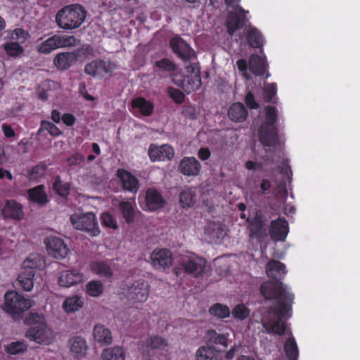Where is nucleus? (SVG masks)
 I'll use <instances>...</instances> for the list:
<instances>
[{"label":"nucleus","mask_w":360,"mask_h":360,"mask_svg":"<svg viewBox=\"0 0 360 360\" xmlns=\"http://www.w3.org/2000/svg\"><path fill=\"white\" fill-rule=\"evenodd\" d=\"M86 11L80 4H70L60 9L56 15L57 25L65 30L79 28L84 22Z\"/></svg>","instance_id":"obj_1"},{"label":"nucleus","mask_w":360,"mask_h":360,"mask_svg":"<svg viewBox=\"0 0 360 360\" xmlns=\"http://www.w3.org/2000/svg\"><path fill=\"white\" fill-rule=\"evenodd\" d=\"M260 292L266 300H276V307H280L281 304L292 305L294 295L281 280L268 281L260 285Z\"/></svg>","instance_id":"obj_2"},{"label":"nucleus","mask_w":360,"mask_h":360,"mask_svg":"<svg viewBox=\"0 0 360 360\" xmlns=\"http://www.w3.org/2000/svg\"><path fill=\"white\" fill-rule=\"evenodd\" d=\"M278 120L277 110L274 106L268 105L265 108V120L259 129V139L264 146H274L278 138V129L275 126Z\"/></svg>","instance_id":"obj_3"},{"label":"nucleus","mask_w":360,"mask_h":360,"mask_svg":"<svg viewBox=\"0 0 360 360\" xmlns=\"http://www.w3.org/2000/svg\"><path fill=\"white\" fill-rule=\"evenodd\" d=\"M270 317L264 323L263 326L269 334L283 335L286 330L285 321L292 316V306L281 304L280 307H271L269 309Z\"/></svg>","instance_id":"obj_4"},{"label":"nucleus","mask_w":360,"mask_h":360,"mask_svg":"<svg viewBox=\"0 0 360 360\" xmlns=\"http://www.w3.org/2000/svg\"><path fill=\"white\" fill-rule=\"evenodd\" d=\"M70 220L77 230L85 231L91 236H96L100 233L98 221L93 212L83 214L75 213L70 216Z\"/></svg>","instance_id":"obj_5"},{"label":"nucleus","mask_w":360,"mask_h":360,"mask_svg":"<svg viewBox=\"0 0 360 360\" xmlns=\"http://www.w3.org/2000/svg\"><path fill=\"white\" fill-rule=\"evenodd\" d=\"M31 307L30 300L15 290L6 292L4 295V310L10 314H20Z\"/></svg>","instance_id":"obj_6"},{"label":"nucleus","mask_w":360,"mask_h":360,"mask_svg":"<svg viewBox=\"0 0 360 360\" xmlns=\"http://www.w3.org/2000/svg\"><path fill=\"white\" fill-rule=\"evenodd\" d=\"M266 221V217L261 210L257 211L252 218H248L249 238L252 240L255 239L259 243L264 242L268 236Z\"/></svg>","instance_id":"obj_7"},{"label":"nucleus","mask_w":360,"mask_h":360,"mask_svg":"<svg viewBox=\"0 0 360 360\" xmlns=\"http://www.w3.org/2000/svg\"><path fill=\"white\" fill-rule=\"evenodd\" d=\"M207 261L194 253H189L181 257L180 265L187 274L199 278L205 274Z\"/></svg>","instance_id":"obj_8"},{"label":"nucleus","mask_w":360,"mask_h":360,"mask_svg":"<svg viewBox=\"0 0 360 360\" xmlns=\"http://www.w3.org/2000/svg\"><path fill=\"white\" fill-rule=\"evenodd\" d=\"M75 40L74 36L66 37L56 34L39 44L37 50L40 53L48 54L56 49L70 45Z\"/></svg>","instance_id":"obj_9"},{"label":"nucleus","mask_w":360,"mask_h":360,"mask_svg":"<svg viewBox=\"0 0 360 360\" xmlns=\"http://www.w3.org/2000/svg\"><path fill=\"white\" fill-rule=\"evenodd\" d=\"M169 44L173 52L185 63L196 59L195 51L181 37H173L170 40Z\"/></svg>","instance_id":"obj_10"},{"label":"nucleus","mask_w":360,"mask_h":360,"mask_svg":"<svg viewBox=\"0 0 360 360\" xmlns=\"http://www.w3.org/2000/svg\"><path fill=\"white\" fill-rule=\"evenodd\" d=\"M174 150L169 144L158 146L155 143L150 144L148 155L152 162L170 161L174 157Z\"/></svg>","instance_id":"obj_11"},{"label":"nucleus","mask_w":360,"mask_h":360,"mask_svg":"<svg viewBox=\"0 0 360 360\" xmlns=\"http://www.w3.org/2000/svg\"><path fill=\"white\" fill-rule=\"evenodd\" d=\"M113 70L112 63L109 60L95 59L86 63L84 72L93 77H103L105 74L111 73Z\"/></svg>","instance_id":"obj_12"},{"label":"nucleus","mask_w":360,"mask_h":360,"mask_svg":"<svg viewBox=\"0 0 360 360\" xmlns=\"http://www.w3.org/2000/svg\"><path fill=\"white\" fill-rule=\"evenodd\" d=\"M150 259L153 266L159 270L169 269L173 262L172 252L166 248L154 250Z\"/></svg>","instance_id":"obj_13"},{"label":"nucleus","mask_w":360,"mask_h":360,"mask_svg":"<svg viewBox=\"0 0 360 360\" xmlns=\"http://www.w3.org/2000/svg\"><path fill=\"white\" fill-rule=\"evenodd\" d=\"M44 243L49 255L56 259L65 258L70 251L63 240L58 237L47 238Z\"/></svg>","instance_id":"obj_14"},{"label":"nucleus","mask_w":360,"mask_h":360,"mask_svg":"<svg viewBox=\"0 0 360 360\" xmlns=\"http://www.w3.org/2000/svg\"><path fill=\"white\" fill-rule=\"evenodd\" d=\"M288 232L289 225L285 218L278 217L277 219L271 221L269 233L274 241H284Z\"/></svg>","instance_id":"obj_15"},{"label":"nucleus","mask_w":360,"mask_h":360,"mask_svg":"<svg viewBox=\"0 0 360 360\" xmlns=\"http://www.w3.org/2000/svg\"><path fill=\"white\" fill-rule=\"evenodd\" d=\"M166 204L165 200L160 192L155 188H148L146 192L145 204L142 207L145 211H156L162 208Z\"/></svg>","instance_id":"obj_16"},{"label":"nucleus","mask_w":360,"mask_h":360,"mask_svg":"<svg viewBox=\"0 0 360 360\" xmlns=\"http://www.w3.org/2000/svg\"><path fill=\"white\" fill-rule=\"evenodd\" d=\"M127 293L129 300L143 302L149 295V285L143 280H138L128 289Z\"/></svg>","instance_id":"obj_17"},{"label":"nucleus","mask_w":360,"mask_h":360,"mask_svg":"<svg viewBox=\"0 0 360 360\" xmlns=\"http://www.w3.org/2000/svg\"><path fill=\"white\" fill-rule=\"evenodd\" d=\"M25 336L39 344L46 343L49 340V333L46 323H39L32 326L26 332Z\"/></svg>","instance_id":"obj_18"},{"label":"nucleus","mask_w":360,"mask_h":360,"mask_svg":"<svg viewBox=\"0 0 360 360\" xmlns=\"http://www.w3.org/2000/svg\"><path fill=\"white\" fill-rule=\"evenodd\" d=\"M117 176L122 183L124 191L136 193L139 189V182L137 178L124 169H118Z\"/></svg>","instance_id":"obj_19"},{"label":"nucleus","mask_w":360,"mask_h":360,"mask_svg":"<svg viewBox=\"0 0 360 360\" xmlns=\"http://www.w3.org/2000/svg\"><path fill=\"white\" fill-rule=\"evenodd\" d=\"M201 169L200 162L195 157H184L178 165V170L184 176H196Z\"/></svg>","instance_id":"obj_20"},{"label":"nucleus","mask_w":360,"mask_h":360,"mask_svg":"<svg viewBox=\"0 0 360 360\" xmlns=\"http://www.w3.org/2000/svg\"><path fill=\"white\" fill-rule=\"evenodd\" d=\"M84 281V274L77 269L63 271L60 273L58 284L62 287L70 288Z\"/></svg>","instance_id":"obj_21"},{"label":"nucleus","mask_w":360,"mask_h":360,"mask_svg":"<svg viewBox=\"0 0 360 360\" xmlns=\"http://www.w3.org/2000/svg\"><path fill=\"white\" fill-rule=\"evenodd\" d=\"M1 214L5 219L20 220L24 216L22 205L15 200H6Z\"/></svg>","instance_id":"obj_22"},{"label":"nucleus","mask_w":360,"mask_h":360,"mask_svg":"<svg viewBox=\"0 0 360 360\" xmlns=\"http://www.w3.org/2000/svg\"><path fill=\"white\" fill-rule=\"evenodd\" d=\"M236 10L241 13V15L236 13H230L227 17L226 25L228 32L231 35H233L245 25V11L240 6H237Z\"/></svg>","instance_id":"obj_23"},{"label":"nucleus","mask_w":360,"mask_h":360,"mask_svg":"<svg viewBox=\"0 0 360 360\" xmlns=\"http://www.w3.org/2000/svg\"><path fill=\"white\" fill-rule=\"evenodd\" d=\"M268 65L265 58L259 56L257 54H253L249 59V68L250 70L257 76H263L266 75V78L270 76L267 72Z\"/></svg>","instance_id":"obj_24"},{"label":"nucleus","mask_w":360,"mask_h":360,"mask_svg":"<svg viewBox=\"0 0 360 360\" xmlns=\"http://www.w3.org/2000/svg\"><path fill=\"white\" fill-rule=\"evenodd\" d=\"M94 340L100 346H108L112 342L111 330L103 324H96L93 330Z\"/></svg>","instance_id":"obj_25"},{"label":"nucleus","mask_w":360,"mask_h":360,"mask_svg":"<svg viewBox=\"0 0 360 360\" xmlns=\"http://www.w3.org/2000/svg\"><path fill=\"white\" fill-rule=\"evenodd\" d=\"M77 58L78 56L74 52H63L55 56L53 63L57 69L65 70L70 68Z\"/></svg>","instance_id":"obj_26"},{"label":"nucleus","mask_w":360,"mask_h":360,"mask_svg":"<svg viewBox=\"0 0 360 360\" xmlns=\"http://www.w3.org/2000/svg\"><path fill=\"white\" fill-rule=\"evenodd\" d=\"M70 352L75 358L85 356L88 346L86 340L80 336H74L69 340Z\"/></svg>","instance_id":"obj_27"},{"label":"nucleus","mask_w":360,"mask_h":360,"mask_svg":"<svg viewBox=\"0 0 360 360\" xmlns=\"http://www.w3.org/2000/svg\"><path fill=\"white\" fill-rule=\"evenodd\" d=\"M188 72V84L192 91L198 90L202 85L200 67L198 63H191L186 67Z\"/></svg>","instance_id":"obj_28"},{"label":"nucleus","mask_w":360,"mask_h":360,"mask_svg":"<svg viewBox=\"0 0 360 360\" xmlns=\"http://www.w3.org/2000/svg\"><path fill=\"white\" fill-rule=\"evenodd\" d=\"M131 106L134 111L138 110L141 115L146 117L151 115L154 110L153 103L141 96L134 98Z\"/></svg>","instance_id":"obj_29"},{"label":"nucleus","mask_w":360,"mask_h":360,"mask_svg":"<svg viewBox=\"0 0 360 360\" xmlns=\"http://www.w3.org/2000/svg\"><path fill=\"white\" fill-rule=\"evenodd\" d=\"M28 199L31 202L37 203L39 205H45L48 202V196L45 191L44 185H38L27 191Z\"/></svg>","instance_id":"obj_30"},{"label":"nucleus","mask_w":360,"mask_h":360,"mask_svg":"<svg viewBox=\"0 0 360 360\" xmlns=\"http://www.w3.org/2000/svg\"><path fill=\"white\" fill-rule=\"evenodd\" d=\"M286 274L285 266L283 263L272 259L266 264V274L274 281L280 280L278 277Z\"/></svg>","instance_id":"obj_31"},{"label":"nucleus","mask_w":360,"mask_h":360,"mask_svg":"<svg viewBox=\"0 0 360 360\" xmlns=\"http://www.w3.org/2000/svg\"><path fill=\"white\" fill-rule=\"evenodd\" d=\"M229 118L236 122L245 121L248 116V111L241 103H233L228 111Z\"/></svg>","instance_id":"obj_32"},{"label":"nucleus","mask_w":360,"mask_h":360,"mask_svg":"<svg viewBox=\"0 0 360 360\" xmlns=\"http://www.w3.org/2000/svg\"><path fill=\"white\" fill-rule=\"evenodd\" d=\"M195 203V190L188 187L179 193V205L184 209L192 207Z\"/></svg>","instance_id":"obj_33"},{"label":"nucleus","mask_w":360,"mask_h":360,"mask_svg":"<svg viewBox=\"0 0 360 360\" xmlns=\"http://www.w3.org/2000/svg\"><path fill=\"white\" fill-rule=\"evenodd\" d=\"M195 360H222V356L212 347L202 346L196 352Z\"/></svg>","instance_id":"obj_34"},{"label":"nucleus","mask_w":360,"mask_h":360,"mask_svg":"<svg viewBox=\"0 0 360 360\" xmlns=\"http://www.w3.org/2000/svg\"><path fill=\"white\" fill-rule=\"evenodd\" d=\"M90 269L91 271L100 276L110 278L113 274L111 267L105 262L103 261H94L90 263Z\"/></svg>","instance_id":"obj_35"},{"label":"nucleus","mask_w":360,"mask_h":360,"mask_svg":"<svg viewBox=\"0 0 360 360\" xmlns=\"http://www.w3.org/2000/svg\"><path fill=\"white\" fill-rule=\"evenodd\" d=\"M82 306L83 301L77 295L67 297L63 303V309L68 314L79 311Z\"/></svg>","instance_id":"obj_36"},{"label":"nucleus","mask_w":360,"mask_h":360,"mask_svg":"<svg viewBox=\"0 0 360 360\" xmlns=\"http://www.w3.org/2000/svg\"><path fill=\"white\" fill-rule=\"evenodd\" d=\"M101 356L103 360H124L125 353L122 347L115 346L105 349Z\"/></svg>","instance_id":"obj_37"},{"label":"nucleus","mask_w":360,"mask_h":360,"mask_svg":"<svg viewBox=\"0 0 360 360\" xmlns=\"http://www.w3.org/2000/svg\"><path fill=\"white\" fill-rule=\"evenodd\" d=\"M47 169V166L44 162H40L37 165L27 169L24 175L30 181H38L42 177Z\"/></svg>","instance_id":"obj_38"},{"label":"nucleus","mask_w":360,"mask_h":360,"mask_svg":"<svg viewBox=\"0 0 360 360\" xmlns=\"http://www.w3.org/2000/svg\"><path fill=\"white\" fill-rule=\"evenodd\" d=\"M34 275L35 274L33 270H25L19 274L18 281L20 286L24 290L30 291L33 288V278Z\"/></svg>","instance_id":"obj_39"},{"label":"nucleus","mask_w":360,"mask_h":360,"mask_svg":"<svg viewBox=\"0 0 360 360\" xmlns=\"http://www.w3.org/2000/svg\"><path fill=\"white\" fill-rule=\"evenodd\" d=\"M53 189L59 196L67 198L70 193L71 184L63 181L59 176H56L53 184Z\"/></svg>","instance_id":"obj_40"},{"label":"nucleus","mask_w":360,"mask_h":360,"mask_svg":"<svg viewBox=\"0 0 360 360\" xmlns=\"http://www.w3.org/2000/svg\"><path fill=\"white\" fill-rule=\"evenodd\" d=\"M6 33L8 39L15 40L19 44L25 43L30 37L29 32L22 28L8 30Z\"/></svg>","instance_id":"obj_41"},{"label":"nucleus","mask_w":360,"mask_h":360,"mask_svg":"<svg viewBox=\"0 0 360 360\" xmlns=\"http://www.w3.org/2000/svg\"><path fill=\"white\" fill-rule=\"evenodd\" d=\"M247 39L249 45L252 48H261L263 46V37L256 27H251L248 34Z\"/></svg>","instance_id":"obj_42"},{"label":"nucleus","mask_w":360,"mask_h":360,"mask_svg":"<svg viewBox=\"0 0 360 360\" xmlns=\"http://www.w3.org/2000/svg\"><path fill=\"white\" fill-rule=\"evenodd\" d=\"M122 214L127 224H132L135 220V210L129 201H122L120 203Z\"/></svg>","instance_id":"obj_43"},{"label":"nucleus","mask_w":360,"mask_h":360,"mask_svg":"<svg viewBox=\"0 0 360 360\" xmlns=\"http://www.w3.org/2000/svg\"><path fill=\"white\" fill-rule=\"evenodd\" d=\"M284 352L288 360H297L298 347L293 338H288L284 344Z\"/></svg>","instance_id":"obj_44"},{"label":"nucleus","mask_w":360,"mask_h":360,"mask_svg":"<svg viewBox=\"0 0 360 360\" xmlns=\"http://www.w3.org/2000/svg\"><path fill=\"white\" fill-rule=\"evenodd\" d=\"M3 48L6 55L13 58L19 57L24 53V48L15 41L6 42Z\"/></svg>","instance_id":"obj_45"},{"label":"nucleus","mask_w":360,"mask_h":360,"mask_svg":"<svg viewBox=\"0 0 360 360\" xmlns=\"http://www.w3.org/2000/svg\"><path fill=\"white\" fill-rule=\"evenodd\" d=\"M210 314L219 319H225L230 316L231 311L229 308L223 304L216 303L209 309Z\"/></svg>","instance_id":"obj_46"},{"label":"nucleus","mask_w":360,"mask_h":360,"mask_svg":"<svg viewBox=\"0 0 360 360\" xmlns=\"http://www.w3.org/2000/svg\"><path fill=\"white\" fill-rule=\"evenodd\" d=\"M44 264V261L41 256L38 255H31L22 262V267L25 270H33L40 269Z\"/></svg>","instance_id":"obj_47"},{"label":"nucleus","mask_w":360,"mask_h":360,"mask_svg":"<svg viewBox=\"0 0 360 360\" xmlns=\"http://www.w3.org/2000/svg\"><path fill=\"white\" fill-rule=\"evenodd\" d=\"M146 346L154 349H163L167 346V342L160 335H151L146 340Z\"/></svg>","instance_id":"obj_48"},{"label":"nucleus","mask_w":360,"mask_h":360,"mask_svg":"<svg viewBox=\"0 0 360 360\" xmlns=\"http://www.w3.org/2000/svg\"><path fill=\"white\" fill-rule=\"evenodd\" d=\"M86 293L91 297H98L103 291V285L99 281H91L86 285Z\"/></svg>","instance_id":"obj_49"},{"label":"nucleus","mask_w":360,"mask_h":360,"mask_svg":"<svg viewBox=\"0 0 360 360\" xmlns=\"http://www.w3.org/2000/svg\"><path fill=\"white\" fill-rule=\"evenodd\" d=\"M27 345L22 341L13 342L9 344L6 348V352L12 355H15L27 350Z\"/></svg>","instance_id":"obj_50"},{"label":"nucleus","mask_w":360,"mask_h":360,"mask_svg":"<svg viewBox=\"0 0 360 360\" xmlns=\"http://www.w3.org/2000/svg\"><path fill=\"white\" fill-rule=\"evenodd\" d=\"M46 130L53 136H58L62 134L61 130L53 123L42 120L41 122V127L39 131Z\"/></svg>","instance_id":"obj_51"},{"label":"nucleus","mask_w":360,"mask_h":360,"mask_svg":"<svg viewBox=\"0 0 360 360\" xmlns=\"http://www.w3.org/2000/svg\"><path fill=\"white\" fill-rule=\"evenodd\" d=\"M232 314L236 319L244 320L249 316L250 311L244 304H240L233 308Z\"/></svg>","instance_id":"obj_52"},{"label":"nucleus","mask_w":360,"mask_h":360,"mask_svg":"<svg viewBox=\"0 0 360 360\" xmlns=\"http://www.w3.org/2000/svg\"><path fill=\"white\" fill-rule=\"evenodd\" d=\"M209 336L210 340H212L213 343L220 345L223 346L224 348H226L228 347V340L225 335L218 334L214 330H212L209 333Z\"/></svg>","instance_id":"obj_53"},{"label":"nucleus","mask_w":360,"mask_h":360,"mask_svg":"<svg viewBox=\"0 0 360 360\" xmlns=\"http://www.w3.org/2000/svg\"><path fill=\"white\" fill-rule=\"evenodd\" d=\"M168 94L169 97L177 104H181L185 101L184 94L179 89L169 87L168 89Z\"/></svg>","instance_id":"obj_54"},{"label":"nucleus","mask_w":360,"mask_h":360,"mask_svg":"<svg viewBox=\"0 0 360 360\" xmlns=\"http://www.w3.org/2000/svg\"><path fill=\"white\" fill-rule=\"evenodd\" d=\"M276 84L275 83H269L264 86V98L266 103L272 101L273 98L276 94Z\"/></svg>","instance_id":"obj_55"},{"label":"nucleus","mask_w":360,"mask_h":360,"mask_svg":"<svg viewBox=\"0 0 360 360\" xmlns=\"http://www.w3.org/2000/svg\"><path fill=\"white\" fill-rule=\"evenodd\" d=\"M101 220L103 226L113 229H117V222L115 220L112 214H111L110 212H106L103 213Z\"/></svg>","instance_id":"obj_56"},{"label":"nucleus","mask_w":360,"mask_h":360,"mask_svg":"<svg viewBox=\"0 0 360 360\" xmlns=\"http://www.w3.org/2000/svg\"><path fill=\"white\" fill-rule=\"evenodd\" d=\"M155 65L157 68L167 72H172L176 69L175 64L169 58H162L156 61Z\"/></svg>","instance_id":"obj_57"},{"label":"nucleus","mask_w":360,"mask_h":360,"mask_svg":"<svg viewBox=\"0 0 360 360\" xmlns=\"http://www.w3.org/2000/svg\"><path fill=\"white\" fill-rule=\"evenodd\" d=\"M66 162L69 166H78L84 162V156L77 152L67 158Z\"/></svg>","instance_id":"obj_58"},{"label":"nucleus","mask_w":360,"mask_h":360,"mask_svg":"<svg viewBox=\"0 0 360 360\" xmlns=\"http://www.w3.org/2000/svg\"><path fill=\"white\" fill-rule=\"evenodd\" d=\"M25 322L33 326L37 325L39 323H45L44 316L37 313L29 314L26 317Z\"/></svg>","instance_id":"obj_59"},{"label":"nucleus","mask_w":360,"mask_h":360,"mask_svg":"<svg viewBox=\"0 0 360 360\" xmlns=\"http://www.w3.org/2000/svg\"><path fill=\"white\" fill-rule=\"evenodd\" d=\"M245 103L248 108L256 110L259 108V103L255 101L254 94L251 91H248L245 97Z\"/></svg>","instance_id":"obj_60"},{"label":"nucleus","mask_w":360,"mask_h":360,"mask_svg":"<svg viewBox=\"0 0 360 360\" xmlns=\"http://www.w3.org/2000/svg\"><path fill=\"white\" fill-rule=\"evenodd\" d=\"M181 114L189 120H195L197 118L195 108L191 105L183 106Z\"/></svg>","instance_id":"obj_61"},{"label":"nucleus","mask_w":360,"mask_h":360,"mask_svg":"<svg viewBox=\"0 0 360 360\" xmlns=\"http://www.w3.org/2000/svg\"><path fill=\"white\" fill-rule=\"evenodd\" d=\"M62 121L67 127H72L76 122V118L72 114L68 112L62 115Z\"/></svg>","instance_id":"obj_62"},{"label":"nucleus","mask_w":360,"mask_h":360,"mask_svg":"<svg viewBox=\"0 0 360 360\" xmlns=\"http://www.w3.org/2000/svg\"><path fill=\"white\" fill-rule=\"evenodd\" d=\"M238 68L240 72H241L243 75V76L249 79L250 77L248 75V63L247 61L245 59H240L236 62Z\"/></svg>","instance_id":"obj_63"},{"label":"nucleus","mask_w":360,"mask_h":360,"mask_svg":"<svg viewBox=\"0 0 360 360\" xmlns=\"http://www.w3.org/2000/svg\"><path fill=\"white\" fill-rule=\"evenodd\" d=\"M1 129L4 136L8 139L13 138L15 136V131L9 124H3L1 126Z\"/></svg>","instance_id":"obj_64"}]
</instances>
